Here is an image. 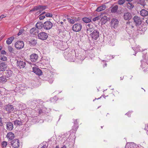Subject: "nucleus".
Listing matches in <instances>:
<instances>
[{"label": "nucleus", "mask_w": 148, "mask_h": 148, "mask_svg": "<svg viewBox=\"0 0 148 148\" xmlns=\"http://www.w3.org/2000/svg\"><path fill=\"white\" fill-rule=\"evenodd\" d=\"M133 19L134 22L136 24L139 26V28L138 29V32L140 33V32H144L145 30V29H143V27L141 28V27L142 26L140 25L142 22V20L138 16H135L134 17ZM140 33H141V32H140Z\"/></svg>", "instance_id": "nucleus-1"}, {"label": "nucleus", "mask_w": 148, "mask_h": 148, "mask_svg": "<svg viewBox=\"0 0 148 148\" xmlns=\"http://www.w3.org/2000/svg\"><path fill=\"white\" fill-rule=\"evenodd\" d=\"M46 8V6L39 5L34 7L33 8L30 10V11H38L36 12V14H38Z\"/></svg>", "instance_id": "nucleus-2"}, {"label": "nucleus", "mask_w": 148, "mask_h": 148, "mask_svg": "<svg viewBox=\"0 0 148 148\" xmlns=\"http://www.w3.org/2000/svg\"><path fill=\"white\" fill-rule=\"evenodd\" d=\"M82 26L80 23H76L72 26V30L75 32H78L80 31L82 29Z\"/></svg>", "instance_id": "nucleus-3"}, {"label": "nucleus", "mask_w": 148, "mask_h": 148, "mask_svg": "<svg viewBox=\"0 0 148 148\" xmlns=\"http://www.w3.org/2000/svg\"><path fill=\"white\" fill-rule=\"evenodd\" d=\"M52 26V23L49 21L45 22L43 24L44 28L46 30H49L51 29Z\"/></svg>", "instance_id": "nucleus-4"}, {"label": "nucleus", "mask_w": 148, "mask_h": 148, "mask_svg": "<svg viewBox=\"0 0 148 148\" xmlns=\"http://www.w3.org/2000/svg\"><path fill=\"white\" fill-rule=\"evenodd\" d=\"M18 139H15L12 141L10 142V145L12 147L14 148H18L19 147L20 143Z\"/></svg>", "instance_id": "nucleus-5"}, {"label": "nucleus", "mask_w": 148, "mask_h": 148, "mask_svg": "<svg viewBox=\"0 0 148 148\" xmlns=\"http://www.w3.org/2000/svg\"><path fill=\"white\" fill-rule=\"evenodd\" d=\"M38 36L39 39L42 40H44L47 38L48 37V35L46 33L41 32L38 34Z\"/></svg>", "instance_id": "nucleus-6"}, {"label": "nucleus", "mask_w": 148, "mask_h": 148, "mask_svg": "<svg viewBox=\"0 0 148 148\" xmlns=\"http://www.w3.org/2000/svg\"><path fill=\"white\" fill-rule=\"evenodd\" d=\"M92 38L93 39L96 40L99 37V32L97 30H95L90 34Z\"/></svg>", "instance_id": "nucleus-7"}, {"label": "nucleus", "mask_w": 148, "mask_h": 148, "mask_svg": "<svg viewBox=\"0 0 148 148\" xmlns=\"http://www.w3.org/2000/svg\"><path fill=\"white\" fill-rule=\"evenodd\" d=\"M24 46V44L22 41H19L16 42L15 44V46L18 49L22 48Z\"/></svg>", "instance_id": "nucleus-8"}, {"label": "nucleus", "mask_w": 148, "mask_h": 148, "mask_svg": "<svg viewBox=\"0 0 148 148\" xmlns=\"http://www.w3.org/2000/svg\"><path fill=\"white\" fill-rule=\"evenodd\" d=\"M16 65L17 66L21 69L24 68L26 65V63L25 62L21 60H17Z\"/></svg>", "instance_id": "nucleus-9"}, {"label": "nucleus", "mask_w": 148, "mask_h": 148, "mask_svg": "<svg viewBox=\"0 0 148 148\" xmlns=\"http://www.w3.org/2000/svg\"><path fill=\"white\" fill-rule=\"evenodd\" d=\"M38 56L36 53H33L30 56V60L32 62H35L38 60Z\"/></svg>", "instance_id": "nucleus-10"}, {"label": "nucleus", "mask_w": 148, "mask_h": 148, "mask_svg": "<svg viewBox=\"0 0 148 148\" xmlns=\"http://www.w3.org/2000/svg\"><path fill=\"white\" fill-rule=\"evenodd\" d=\"M33 71L36 74L38 75H41L42 73L41 70L37 67H33Z\"/></svg>", "instance_id": "nucleus-11"}, {"label": "nucleus", "mask_w": 148, "mask_h": 148, "mask_svg": "<svg viewBox=\"0 0 148 148\" xmlns=\"http://www.w3.org/2000/svg\"><path fill=\"white\" fill-rule=\"evenodd\" d=\"M7 65L5 62L0 63V71H4L7 69Z\"/></svg>", "instance_id": "nucleus-12"}, {"label": "nucleus", "mask_w": 148, "mask_h": 148, "mask_svg": "<svg viewBox=\"0 0 148 148\" xmlns=\"http://www.w3.org/2000/svg\"><path fill=\"white\" fill-rule=\"evenodd\" d=\"M111 23V25L114 28H115L117 26L119 22L117 19L113 18L112 19Z\"/></svg>", "instance_id": "nucleus-13"}, {"label": "nucleus", "mask_w": 148, "mask_h": 148, "mask_svg": "<svg viewBox=\"0 0 148 148\" xmlns=\"http://www.w3.org/2000/svg\"><path fill=\"white\" fill-rule=\"evenodd\" d=\"M30 32L31 34L32 35H36L38 34V30L36 28L33 27L30 29Z\"/></svg>", "instance_id": "nucleus-14"}, {"label": "nucleus", "mask_w": 148, "mask_h": 148, "mask_svg": "<svg viewBox=\"0 0 148 148\" xmlns=\"http://www.w3.org/2000/svg\"><path fill=\"white\" fill-rule=\"evenodd\" d=\"M5 109L9 112L12 111L14 110V108L12 105H7L5 106Z\"/></svg>", "instance_id": "nucleus-15"}, {"label": "nucleus", "mask_w": 148, "mask_h": 148, "mask_svg": "<svg viewBox=\"0 0 148 148\" xmlns=\"http://www.w3.org/2000/svg\"><path fill=\"white\" fill-rule=\"evenodd\" d=\"M131 14L129 12L125 13L123 15V17L125 20H129L132 18Z\"/></svg>", "instance_id": "nucleus-16"}, {"label": "nucleus", "mask_w": 148, "mask_h": 148, "mask_svg": "<svg viewBox=\"0 0 148 148\" xmlns=\"http://www.w3.org/2000/svg\"><path fill=\"white\" fill-rule=\"evenodd\" d=\"M6 123L7 129L9 130H11L13 128V124L10 122Z\"/></svg>", "instance_id": "nucleus-17"}, {"label": "nucleus", "mask_w": 148, "mask_h": 148, "mask_svg": "<svg viewBox=\"0 0 148 148\" xmlns=\"http://www.w3.org/2000/svg\"><path fill=\"white\" fill-rule=\"evenodd\" d=\"M7 137L9 140H12L14 137V134L12 132H9L8 133L7 135Z\"/></svg>", "instance_id": "nucleus-18"}, {"label": "nucleus", "mask_w": 148, "mask_h": 148, "mask_svg": "<svg viewBox=\"0 0 148 148\" xmlns=\"http://www.w3.org/2000/svg\"><path fill=\"white\" fill-rule=\"evenodd\" d=\"M140 14L143 17L147 16L148 15V12L145 9H142L140 11Z\"/></svg>", "instance_id": "nucleus-19"}, {"label": "nucleus", "mask_w": 148, "mask_h": 148, "mask_svg": "<svg viewBox=\"0 0 148 148\" xmlns=\"http://www.w3.org/2000/svg\"><path fill=\"white\" fill-rule=\"evenodd\" d=\"M7 79L5 75H2L0 77V82L5 83L7 82Z\"/></svg>", "instance_id": "nucleus-20"}, {"label": "nucleus", "mask_w": 148, "mask_h": 148, "mask_svg": "<svg viewBox=\"0 0 148 148\" xmlns=\"http://www.w3.org/2000/svg\"><path fill=\"white\" fill-rule=\"evenodd\" d=\"M106 5H102L97 8L96 11L97 12H99L105 10L106 9Z\"/></svg>", "instance_id": "nucleus-21"}, {"label": "nucleus", "mask_w": 148, "mask_h": 148, "mask_svg": "<svg viewBox=\"0 0 148 148\" xmlns=\"http://www.w3.org/2000/svg\"><path fill=\"white\" fill-rule=\"evenodd\" d=\"M36 27L38 29H41L43 27V24L42 22H38L36 24Z\"/></svg>", "instance_id": "nucleus-22"}, {"label": "nucleus", "mask_w": 148, "mask_h": 148, "mask_svg": "<svg viewBox=\"0 0 148 148\" xmlns=\"http://www.w3.org/2000/svg\"><path fill=\"white\" fill-rule=\"evenodd\" d=\"M14 36H12L8 38L6 40V43L7 44L9 45L10 44L12 41L14 40Z\"/></svg>", "instance_id": "nucleus-23"}, {"label": "nucleus", "mask_w": 148, "mask_h": 148, "mask_svg": "<svg viewBox=\"0 0 148 148\" xmlns=\"http://www.w3.org/2000/svg\"><path fill=\"white\" fill-rule=\"evenodd\" d=\"M134 7V5L132 3L129 2L127 4V7L130 10H131Z\"/></svg>", "instance_id": "nucleus-24"}, {"label": "nucleus", "mask_w": 148, "mask_h": 148, "mask_svg": "<svg viewBox=\"0 0 148 148\" xmlns=\"http://www.w3.org/2000/svg\"><path fill=\"white\" fill-rule=\"evenodd\" d=\"M100 18H101V21L103 24H105L107 21V16H105L102 17H101Z\"/></svg>", "instance_id": "nucleus-25"}, {"label": "nucleus", "mask_w": 148, "mask_h": 148, "mask_svg": "<svg viewBox=\"0 0 148 148\" xmlns=\"http://www.w3.org/2000/svg\"><path fill=\"white\" fill-rule=\"evenodd\" d=\"M14 124L15 125H22V122L21 121L16 120L14 121Z\"/></svg>", "instance_id": "nucleus-26"}, {"label": "nucleus", "mask_w": 148, "mask_h": 148, "mask_svg": "<svg viewBox=\"0 0 148 148\" xmlns=\"http://www.w3.org/2000/svg\"><path fill=\"white\" fill-rule=\"evenodd\" d=\"M118 6L116 5L113 7L111 9V11L112 13H115L116 11L118 9Z\"/></svg>", "instance_id": "nucleus-27"}, {"label": "nucleus", "mask_w": 148, "mask_h": 148, "mask_svg": "<svg viewBox=\"0 0 148 148\" xmlns=\"http://www.w3.org/2000/svg\"><path fill=\"white\" fill-rule=\"evenodd\" d=\"M82 21L86 23H88L91 21V19L87 17H84L83 18Z\"/></svg>", "instance_id": "nucleus-28"}, {"label": "nucleus", "mask_w": 148, "mask_h": 148, "mask_svg": "<svg viewBox=\"0 0 148 148\" xmlns=\"http://www.w3.org/2000/svg\"><path fill=\"white\" fill-rule=\"evenodd\" d=\"M138 3L140 4L143 7H144L146 5V3L144 0H140Z\"/></svg>", "instance_id": "nucleus-29"}, {"label": "nucleus", "mask_w": 148, "mask_h": 148, "mask_svg": "<svg viewBox=\"0 0 148 148\" xmlns=\"http://www.w3.org/2000/svg\"><path fill=\"white\" fill-rule=\"evenodd\" d=\"M0 59L3 61H6L7 60V58L4 55H1L0 56Z\"/></svg>", "instance_id": "nucleus-30"}, {"label": "nucleus", "mask_w": 148, "mask_h": 148, "mask_svg": "<svg viewBox=\"0 0 148 148\" xmlns=\"http://www.w3.org/2000/svg\"><path fill=\"white\" fill-rule=\"evenodd\" d=\"M140 47L139 45H138V46H137L135 48H134L133 49L134 50H135L136 51H143V50L140 49Z\"/></svg>", "instance_id": "nucleus-31"}, {"label": "nucleus", "mask_w": 148, "mask_h": 148, "mask_svg": "<svg viewBox=\"0 0 148 148\" xmlns=\"http://www.w3.org/2000/svg\"><path fill=\"white\" fill-rule=\"evenodd\" d=\"M125 2V0H119L118 1V3L119 5H122Z\"/></svg>", "instance_id": "nucleus-32"}, {"label": "nucleus", "mask_w": 148, "mask_h": 148, "mask_svg": "<svg viewBox=\"0 0 148 148\" xmlns=\"http://www.w3.org/2000/svg\"><path fill=\"white\" fill-rule=\"evenodd\" d=\"M67 20L68 22L71 24H73L75 23L74 20L72 19H71L70 18H67Z\"/></svg>", "instance_id": "nucleus-33"}, {"label": "nucleus", "mask_w": 148, "mask_h": 148, "mask_svg": "<svg viewBox=\"0 0 148 148\" xmlns=\"http://www.w3.org/2000/svg\"><path fill=\"white\" fill-rule=\"evenodd\" d=\"M75 125L73 126L72 127V130H73L75 131L77 129V123H76V122H75Z\"/></svg>", "instance_id": "nucleus-34"}, {"label": "nucleus", "mask_w": 148, "mask_h": 148, "mask_svg": "<svg viewBox=\"0 0 148 148\" xmlns=\"http://www.w3.org/2000/svg\"><path fill=\"white\" fill-rule=\"evenodd\" d=\"M8 49L9 52L12 53L14 51L13 48L10 46H9L8 47Z\"/></svg>", "instance_id": "nucleus-35"}, {"label": "nucleus", "mask_w": 148, "mask_h": 148, "mask_svg": "<svg viewBox=\"0 0 148 148\" xmlns=\"http://www.w3.org/2000/svg\"><path fill=\"white\" fill-rule=\"evenodd\" d=\"M93 29V28H87V33L88 34H90L92 31Z\"/></svg>", "instance_id": "nucleus-36"}, {"label": "nucleus", "mask_w": 148, "mask_h": 148, "mask_svg": "<svg viewBox=\"0 0 148 148\" xmlns=\"http://www.w3.org/2000/svg\"><path fill=\"white\" fill-rule=\"evenodd\" d=\"M101 16H96L95 17V18H94L92 19V21H95L98 20L100 18Z\"/></svg>", "instance_id": "nucleus-37"}, {"label": "nucleus", "mask_w": 148, "mask_h": 148, "mask_svg": "<svg viewBox=\"0 0 148 148\" xmlns=\"http://www.w3.org/2000/svg\"><path fill=\"white\" fill-rule=\"evenodd\" d=\"M30 42L33 45H35L37 43L36 41L35 40H31V41Z\"/></svg>", "instance_id": "nucleus-38"}, {"label": "nucleus", "mask_w": 148, "mask_h": 148, "mask_svg": "<svg viewBox=\"0 0 148 148\" xmlns=\"http://www.w3.org/2000/svg\"><path fill=\"white\" fill-rule=\"evenodd\" d=\"M87 28H93L92 25V24L89 23L88 24L87 26Z\"/></svg>", "instance_id": "nucleus-39"}, {"label": "nucleus", "mask_w": 148, "mask_h": 148, "mask_svg": "<svg viewBox=\"0 0 148 148\" xmlns=\"http://www.w3.org/2000/svg\"><path fill=\"white\" fill-rule=\"evenodd\" d=\"M41 147L40 148H47V145L46 144L44 145L43 143H42L41 145Z\"/></svg>", "instance_id": "nucleus-40"}, {"label": "nucleus", "mask_w": 148, "mask_h": 148, "mask_svg": "<svg viewBox=\"0 0 148 148\" xmlns=\"http://www.w3.org/2000/svg\"><path fill=\"white\" fill-rule=\"evenodd\" d=\"M45 15L46 17H52L53 16L52 14L50 13H49L46 14Z\"/></svg>", "instance_id": "nucleus-41"}, {"label": "nucleus", "mask_w": 148, "mask_h": 148, "mask_svg": "<svg viewBox=\"0 0 148 148\" xmlns=\"http://www.w3.org/2000/svg\"><path fill=\"white\" fill-rule=\"evenodd\" d=\"M24 32V30L23 29H20L19 31V32L18 34V35L19 36L21 34H22Z\"/></svg>", "instance_id": "nucleus-42"}, {"label": "nucleus", "mask_w": 148, "mask_h": 148, "mask_svg": "<svg viewBox=\"0 0 148 148\" xmlns=\"http://www.w3.org/2000/svg\"><path fill=\"white\" fill-rule=\"evenodd\" d=\"M2 145L3 147H5L7 145V143L5 141H3L2 143Z\"/></svg>", "instance_id": "nucleus-43"}, {"label": "nucleus", "mask_w": 148, "mask_h": 148, "mask_svg": "<svg viewBox=\"0 0 148 148\" xmlns=\"http://www.w3.org/2000/svg\"><path fill=\"white\" fill-rule=\"evenodd\" d=\"M3 123L2 121V119L0 117V126H2L3 125Z\"/></svg>", "instance_id": "nucleus-44"}, {"label": "nucleus", "mask_w": 148, "mask_h": 148, "mask_svg": "<svg viewBox=\"0 0 148 148\" xmlns=\"http://www.w3.org/2000/svg\"><path fill=\"white\" fill-rule=\"evenodd\" d=\"M6 17V16L4 14H2L0 16V21H1L2 18Z\"/></svg>", "instance_id": "nucleus-45"}, {"label": "nucleus", "mask_w": 148, "mask_h": 148, "mask_svg": "<svg viewBox=\"0 0 148 148\" xmlns=\"http://www.w3.org/2000/svg\"><path fill=\"white\" fill-rule=\"evenodd\" d=\"M37 102L36 101H32V105H34V104H36Z\"/></svg>", "instance_id": "nucleus-46"}, {"label": "nucleus", "mask_w": 148, "mask_h": 148, "mask_svg": "<svg viewBox=\"0 0 148 148\" xmlns=\"http://www.w3.org/2000/svg\"><path fill=\"white\" fill-rule=\"evenodd\" d=\"M45 18V16H40L39 17V19L40 20H42L44 19Z\"/></svg>", "instance_id": "nucleus-47"}, {"label": "nucleus", "mask_w": 148, "mask_h": 148, "mask_svg": "<svg viewBox=\"0 0 148 148\" xmlns=\"http://www.w3.org/2000/svg\"><path fill=\"white\" fill-rule=\"evenodd\" d=\"M1 53L2 54H5L6 53V52L4 50H1Z\"/></svg>", "instance_id": "nucleus-48"}, {"label": "nucleus", "mask_w": 148, "mask_h": 148, "mask_svg": "<svg viewBox=\"0 0 148 148\" xmlns=\"http://www.w3.org/2000/svg\"><path fill=\"white\" fill-rule=\"evenodd\" d=\"M37 111L38 112L39 114H40L42 112V110L40 109V108H38V109Z\"/></svg>", "instance_id": "nucleus-49"}, {"label": "nucleus", "mask_w": 148, "mask_h": 148, "mask_svg": "<svg viewBox=\"0 0 148 148\" xmlns=\"http://www.w3.org/2000/svg\"><path fill=\"white\" fill-rule=\"evenodd\" d=\"M145 129L148 132V124L146 125Z\"/></svg>", "instance_id": "nucleus-50"}, {"label": "nucleus", "mask_w": 148, "mask_h": 148, "mask_svg": "<svg viewBox=\"0 0 148 148\" xmlns=\"http://www.w3.org/2000/svg\"><path fill=\"white\" fill-rule=\"evenodd\" d=\"M12 71L10 70H9V71H8L7 73L8 74H9L10 75H11V74H12Z\"/></svg>", "instance_id": "nucleus-51"}, {"label": "nucleus", "mask_w": 148, "mask_h": 148, "mask_svg": "<svg viewBox=\"0 0 148 148\" xmlns=\"http://www.w3.org/2000/svg\"><path fill=\"white\" fill-rule=\"evenodd\" d=\"M21 86H20V89L23 90H25V89H24Z\"/></svg>", "instance_id": "nucleus-52"}, {"label": "nucleus", "mask_w": 148, "mask_h": 148, "mask_svg": "<svg viewBox=\"0 0 148 148\" xmlns=\"http://www.w3.org/2000/svg\"><path fill=\"white\" fill-rule=\"evenodd\" d=\"M61 148H67V147L65 145H64Z\"/></svg>", "instance_id": "nucleus-53"}, {"label": "nucleus", "mask_w": 148, "mask_h": 148, "mask_svg": "<svg viewBox=\"0 0 148 148\" xmlns=\"http://www.w3.org/2000/svg\"><path fill=\"white\" fill-rule=\"evenodd\" d=\"M45 12H43L42 13V14H45Z\"/></svg>", "instance_id": "nucleus-54"}, {"label": "nucleus", "mask_w": 148, "mask_h": 148, "mask_svg": "<svg viewBox=\"0 0 148 148\" xmlns=\"http://www.w3.org/2000/svg\"><path fill=\"white\" fill-rule=\"evenodd\" d=\"M53 82V80H52L51 81V82H50V83H52Z\"/></svg>", "instance_id": "nucleus-55"}, {"label": "nucleus", "mask_w": 148, "mask_h": 148, "mask_svg": "<svg viewBox=\"0 0 148 148\" xmlns=\"http://www.w3.org/2000/svg\"><path fill=\"white\" fill-rule=\"evenodd\" d=\"M2 47L1 46H0V51H1V49H2Z\"/></svg>", "instance_id": "nucleus-56"}, {"label": "nucleus", "mask_w": 148, "mask_h": 148, "mask_svg": "<svg viewBox=\"0 0 148 148\" xmlns=\"http://www.w3.org/2000/svg\"><path fill=\"white\" fill-rule=\"evenodd\" d=\"M146 23H147V24H148V20H147L146 21Z\"/></svg>", "instance_id": "nucleus-57"}, {"label": "nucleus", "mask_w": 148, "mask_h": 148, "mask_svg": "<svg viewBox=\"0 0 148 148\" xmlns=\"http://www.w3.org/2000/svg\"><path fill=\"white\" fill-rule=\"evenodd\" d=\"M105 66H107V64H106V63H105Z\"/></svg>", "instance_id": "nucleus-58"}, {"label": "nucleus", "mask_w": 148, "mask_h": 148, "mask_svg": "<svg viewBox=\"0 0 148 148\" xmlns=\"http://www.w3.org/2000/svg\"><path fill=\"white\" fill-rule=\"evenodd\" d=\"M65 20H65V19H64V21H65Z\"/></svg>", "instance_id": "nucleus-59"}, {"label": "nucleus", "mask_w": 148, "mask_h": 148, "mask_svg": "<svg viewBox=\"0 0 148 148\" xmlns=\"http://www.w3.org/2000/svg\"><path fill=\"white\" fill-rule=\"evenodd\" d=\"M61 23L62 24L63 22H61Z\"/></svg>", "instance_id": "nucleus-60"}, {"label": "nucleus", "mask_w": 148, "mask_h": 148, "mask_svg": "<svg viewBox=\"0 0 148 148\" xmlns=\"http://www.w3.org/2000/svg\"><path fill=\"white\" fill-rule=\"evenodd\" d=\"M101 128H102V126H101Z\"/></svg>", "instance_id": "nucleus-61"}, {"label": "nucleus", "mask_w": 148, "mask_h": 148, "mask_svg": "<svg viewBox=\"0 0 148 148\" xmlns=\"http://www.w3.org/2000/svg\"><path fill=\"white\" fill-rule=\"evenodd\" d=\"M127 114V113H126V114Z\"/></svg>", "instance_id": "nucleus-62"}, {"label": "nucleus", "mask_w": 148, "mask_h": 148, "mask_svg": "<svg viewBox=\"0 0 148 148\" xmlns=\"http://www.w3.org/2000/svg\"><path fill=\"white\" fill-rule=\"evenodd\" d=\"M76 121H77V120H76ZM76 122L77 123V121H76Z\"/></svg>", "instance_id": "nucleus-63"}]
</instances>
